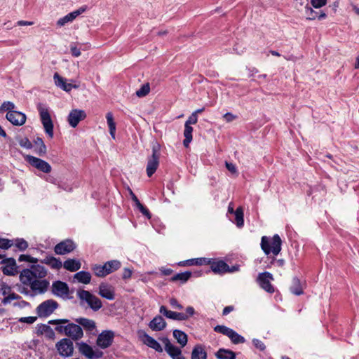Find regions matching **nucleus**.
Instances as JSON below:
<instances>
[{
	"instance_id": "nucleus-1",
	"label": "nucleus",
	"mask_w": 359,
	"mask_h": 359,
	"mask_svg": "<svg viewBox=\"0 0 359 359\" xmlns=\"http://www.w3.org/2000/svg\"><path fill=\"white\" fill-rule=\"evenodd\" d=\"M47 274V269L43 266L34 264L20 271L19 280L22 285L29 287L36 297L48 291L50 282L45 279Z\"/></svg>"
},
{
	"instance_id": "nucleus-2",
	"label": "nucleus",
	"mask_w": 359,
	"mask_h": 359,
	"mask_svg": "<svg viewBox=\"0 0 359 359\" xmlns=\"http://www.w3.org/2000/svg\"><path fill=\"white\" fill-rule=\"evenodd\" d=\"M80 305L87 306L93 311H97L102 307V301L95 295L88 290H79L76 292Z\"/></svg>"
},
{
	"instance_id": "nucleus-3",
	"label": "nucleus",
	"mask_w": 359,
	"mask_h": 359,
	"mask_svg": "<svg viewBox=\"0 0 359 359\" xmlns=\"http://www.w3.org/2000/svg\"><path fill=\"white\" fill-rule=\"evenodd\" d=\"M282 241L278 234H275L271 241L267 236H262L261 240L262 250L266 255H269L271 252L276 256L281 250Z\"/></svg>"
},
{
	"instance_id": "nucleus-4",
	"label": "nucleus",
	"mask_w": 359,
	"mask_h": 359,
	"mask_svg": "<svg viewBox=\"0 0 359 359\" xmlns=\"http://www.w3.org/2000/svg\"><path fill=\"white\" fill-rule=\"evenodd\" d=\"M121 266V263L118 260H111L104 264H94L91 269L96 276L103 278L117 271Z\"/></svg>"
},
{
	"instance_id": "nucleus-5",
	"label": "nucleus",
	"mask_w": 359,
	"mask_h": 359,
	"mask_svg": "<svg viewBox=\"0 0 359 359\" xmlns=\"http://www.w3.org/2000/svg\"><path fill=\"white\" fill-rule=\"evenodd\" d=\"M38 111L39 112L40 118L46 133L50 138H53L54 135L53 123L51 120L48 109L41 104H39L38 106Z\"/></svg>"
},
{
	"instance_id": "nucleus-6",
	"label": "nucleus",
	"mask_w": 359,
	"mask_h": 359,
	"mask_svg": "<svg viewBox=\"0 0 359 359\" xmlns=\"http://www.w3.org/2000/svg\"><path fill=\"white\" fill-rule=\"evenodd\" d=\"M160 158V145L155 143L152 146V155L148 158L147 165V175L148 177H151L152 175L156 171L159 165Z\"/></svg>"
},
{
	"instance_id": "nucleus-7",
	"label": "nucleus",
	"mask_w": 359,
	"mask_h": 359,
	"mask_svg": "<svg viewBox=\"0 0 359 359\" xmlns=\"http://www.w3.org/2000/svg\"><path fill=\"white\" fill-rule=\"evenodd\" d=\"M58 304L53 299H48L41 303L36 307V313L41 318H45L52 314L57 309Z\"/></svg>"
},
{
	"instance_id": "nucleus-8",
	"label": "nucleus",
	"mask_w": 359,
	"mask_h": 359,
	"mask_svg": "<svg viewBox=\"0 0 359 359\" xmlns=\"http://www.w3.org/2000/svg\"><path fill=\"white\" fill-rule=\"evenodd\" d=\"M51 292L55 296L65 299L69 296V288L66 283L56 280L52 283Z\"/></svg>"
},
{
	"instance_id": "nucleus-9",
	"label": "nucleus",
	"mask_w": 359,
	"mask_h": 359,
	"mask_svg": "<svg viewBox=\"0 0 359 359\" xmlns=\"http://www.w3.org/2000/svg\"><path fill=\"white\" fill-rule=\"evenodd\" d=\"M137 334L144 344L154 349L157 352H163L161 344L155 339L147 334L144 330H139Z\"/></svg>"
},
{
	"instance_id": "nucleus-10",
	"label": "nucleus",
	"mask_w": 359,
	"mask_h": 359,
	"mask_svg": "<svg viewBox=\"0 0 359 359\" xmlns=\"http://www.w3.org/2000/svg\"><path fill=\"white\" fill-rule=\"evenodd\" d=\"M56 348L62 356L72 355L74 351L73 342L69 339H62L56 344Z\"/></svg>"
},
{
	"instance_id": "nucleus-11",
	"label": "nucleus",
	"mask_w": 359,
	"mask_h": 359,
	"mask_svg": "<svg viewBox=\"0 0 359 359\" xmlns=\"http://www.w3.org/2000/svg\"><path fill=\"white\" fill-rule=\"evenodd\" d=\"M273 280V276L269 272H263L259 273L257 280L260 287L269 293L274 292V288L271 284V280Z\"/></svg>"
},
{
	"instance_id": "nucleus-12",
	"label": "nucleus",
	"mask_w": 359,
	"mask_h": 359,
	"mask_svg": "<svg viewBox=\"0 0 359 359\" xmlns=\"http://www.w3.org/2000/svg\"><path fill=\"white\" fill-rule=\"evenodd\" d=\"M25 159L31 165L37 168L40 171L45 173H48L51 171V166L50 164L41 158L31 155H27L25 157Z\"/></svg>"
},
{
	"instance_id": "nucleus-13",
	"label": "nucleus",
	"mask_w": 359,
	"mask_h": 359,
	"mask_svg": "<svg viewBox=\"0 0 359 359\" xmlns=\"http://www.w3.org/2000/svg\"><path fill=\"white\" fill-rule=\"evenodd\" d=\"M161 341L165 345V350L172 359H186L182 354L180 348L172 345L168 338H162Z\"/></svg>"
},
{
	"instance_id": "nucleus-14",
	"label": "nucleus",
	"mask_w": 359,
	"mask_h": 359,
	"mask_svg": "<svg viewBox=\"0 0 359 359\" xmlns=\"http://www.w3.org/2000/svg\"><path fill=\"white\" fill-rule=\"evenodd\" d=\"M1 264H4L1 271L4 275L15 276L18 273V266L14 258L5 259L2 260Z\"/></svg>"
},
{
	"instance_id": "nucleus-15",
	"label": "nucleus",
	"mask_w": 359,
	"mask_h": 359,
	"mask_svg": "<svg viewBox=\"0 0 359 359\" xmlns=\"http://www.w3.org/2000/svg\"><path fill=\"white\" fill-rule=\"evenodd\" d=\"M76 245L71 240H65L57 244L54 248V251L57 255H65L72 252Z\"/></svg>"
},
{
	"instance_id": "nucleus-16",
	"label": "nucleus",
	"mask_w": 359,
	"mask_h": 359,
	"mask_svg": "<svg viewBox=\"0 0 359 359\" xmlns=\"http://www.w3.org/2000/svg\"><path fill=\"white\" fill-rule=\"evenodd\" d=\"M86 117V114L84 110L81 109H72L68 116L69 124L75 128L78 126L79 123Z\"/></svg>"
},
{
	"instance_id": "nucleus-17",
	"label": "nucleus",
	"mask_w": 359,
	"mask_h": 359,
	"mask_svg": "<svg viewBox=\"0 0 359 359\" xmlns=\"http://www.w3.org/2000/svg\"><path fill=\"white\" fill-rule=\"evenodd\" d=\"M114 337V333L112 331H104L99 334L97 339V344L102 348H106L111 344Z\"/></svg>"
},
{
	"instance_id": "nucleus-18",
	"label": "nucleus",
	"mask_w": 359,
	"mask_h": 359,
	"mask_svg": "<svg viewBox=\"0 0 359 359\" xmlns=\"http://www.w3.org/2000/svg\"><path fill=\"white\" fill-rule=\"evenodd\" d=\"M6 119L14 126H22L26 121V115L18 111H8Z\"/></svg>"
},
{
	"instance_id": "nucleus-19",
	"label": "nucleus",
	"mask_w": 359,
	"mask_h": 359,
	"mask_svg": "<svg viewBox=\"0 0 359 359\" xmlns=\"http://www.w3.org/2000/svg\"><path fill=\"white\" fill-rule=\"evenodd\" d=\"M66 335L72 340L76 341L83 337V332L80 325L74 323H69L67 325Z\"/></svg>"
},
{
	"instance_id": "nucleus-20",
	"label": "nucleus",
	"mask_w": 359,
	"mask_h": 359,
	"mask_svg": "<svg viewBox=\"0 0 359 359\" xmlns=\"http://www.w3.org/2000/svg\"><path fill=\"white\" fill-rule=\"evenodd\" d=\"M98 294L103 298L108 300H113L115 298V292L114 287L107 283H102L99 286Z\"/></svg>"
},
{
	"instance_id": "nucleus-21",
	"label": "nucleus",
	"mask_w": 359,
	"mask_h": 359,
	"mask_svg": "<svg viewBox=\"0 0 359 359\" xmlns=\"http://www.w3.org/2000/svg\"><path fill=\"white\" fill-rule=\"evenodd\" d=\"M304 14H305L306 20H314L317 18L318 20H323V19H325L327 16L325 13H324L323 11L317 12V11H314L309 6V4H305Z\"/></svg>"
},
{
	"instance_id": "nucleus-22",
	"label": "nucleus",
	"mask_w": 359,
	"mask_h": 359,
	"mask_svg": "<svg viewBox=\"0 0 359 359\" xmlns=\"http://www.w3.org/2000/svg\"><path fill=\"white\" fill-rule=\"evenodd\" d=\"M166 322L161 316H156L149 323V327L154 331H161L166 327Z\"/></svg>"
},
{
	"instance_id": "nucleus-23",
	"label": "nucleus",
	"mask_w": 359,
	"mask_h": 359,
	"mask_svg": "<svg viewBox=\"0 0 359 359\" xmlns=\"http://www.w3.org/2000/svg\"><path fill=\"white\" fill-rule=\"evenodd\" d=\"M208 354L202 344H196L192 349L191 359H207Z\"/></svg>"
},
{
	"instance_id": "nucleus-24",
	"label": "nucleus",
	"mask_w": 359,
	"mask_h": 359,
	"mask_svg": "<svg viewBox=\"0 0 359 359\" xmlns=\"http://www.w3.org/2000/svg\"><path fill=\"white\" fill-rule=\"evenodd\" d=\"M41 262L48 265L51 269L55 270L60 269L63 265L59 259L53 256L46 257L44 259L41 260Z\"/></svg>"
},
{
	"instance_id": "nucleus-25",
	"label": "nucleus",
	"mask_w": 359,
	"mask_h": 359,
	"mask_svg": "<svg viewBox=\"0 0 359 359\" xmlns=\"http://www.w3.org/2000/svg\"><path fill=\"white\" fill-rule=\"evenodd\" d=\"M62 266L66 270L74 272L81 269V263L76 259H67L65 261Z\"/></svg>"
},
{
	"instance_id": "nucleus-26",
	"label": "nucleus",
	"mask_w": 359,
	"mask_h": 359,
	"mask_svg": "<svg viewBox=\"0 0 359 359\" xmlns=\"http://www.w3.org/2000/svg\"><path fill=\"white\" fill-rule=\"evenodd\" d=\"M210 267L212 271L215 273L231 271L229 265L224 261L213 262Z\"/></svg>"
},
{
	"instance_id": "nucleus-27",
	"label": "nucleus",
	"mask_w": 359,
	"mask_h": 359,
	"mask_svg": "<svg viewBox=\"0 0 359 359\" xmlns=\"http://www.w3.org/2000/svg\"><path fill=\"white\" fill-rule=\"evenodd\" d=\"M69 322L67 319H57V320H51L48 322L49 324L56 325L57 326L55 327V331L60 334H65L66 335L67 330V325H63L62 324H66Z\"/></svg>"
},
{
	"instance_id": "nucleus-28",
	"label": "nucleus",
	"mask_w": 359,
	"mask_h": 359,
	"mask_svg": "<svg viewBox=\"0 0 359 359\" xmlns=\"http://www.w3.org/2000/svg\"><path fill=\"white\" fill-rule=\"evenodd\" d=\"M210 261L206 258H196V259H191L187 261L180 262L178 264L179 266H198V265H206L210 264Z\"/></svg>"
},
{
	"instance_id": "nucleus-29",
	"label": "nucleus",
	"mask_w": 359,
	"mask_h": 359,
	"mask_svg": "<svg viewBox=\"0 0 359 359\" xmlns=\"http://www.w3.org/2000/svg\"><path fill=\"white\" fill-rule=\"evenodd\" d=\"M74 279L83 284H88L91 280V274L85 271H81L74 275Z\"/></svg>"
},
{
	"instance_id": "nucleus-30",
	"label": "nucleus",
	"mask_w": 359,
	"mask_h": 359,
	"mask_svg": "<svg viewBox=\"0 0 359 359\" xmlns=\"http://www.w3.org/2000/svg\"><path fill=\"white\" fill-rule=\"evenodd\" d=\"M217 359H236V353L229 349L219 348L215 353Z\"/></svg>"
},
{
	"instance_id": "nucleus-31",
	"label": "nucleus",
	"mask_w": 359,
	"mask_h": 359,
	"mask_svg": "<svg viewBox=\"0 0 359 359\" xmlns=\"http://www.w3.org/2000/svg\"><path fill=\"white\" fill-rule=\"evenodd\" d=\"M76 322L88 331H93L96 327L94 320L85 318H76Z\"/></svg>"
},
{
	"instance_id": "nucleus-32",
	"label": "nucleus",
	"mask_w": 359,
	"mask_h": 359,
	"mask_svg": "<svg viewBox=\"0 0 359 359\" xmlns=\"http://www.w3.org/2000/svg\"><path fill=\"white\" fill-rule=\"evenodd\" d=\"M173 337L182 347H184L187 345V335L184 332L179 330H175L173 331Z\"/></svg>"
},
{
	"instance_id": "nucleus-33",
	"label": "nucleus",
	"mask_w": 359,
	"mask_h": 359,
	"mask_svg": "<svg viewBox=\"0 0 359 359\" xmlns=\"http://www.w3.org/2000/svg\"><path fill=\"white\" fill-rule=\"evenodd\" d=\"M192 132H193V128L191 126L184 124V140L183 141V144L187 148L189 146V144L192 140Z\"/></svg>"
},
{
	"instance_id": "nucleus-34",
	"label": "nucleus",
	"mask_w": 359,
	"mask_h": 359,
	"mask_svg": "<svg viewBox=\"0 0 359 359\" xmlns=\"http://www.w3.org/2000/svg\"><path fill=\"white\" fill-rule=\"evenodd\" d=\"M106 118H107V125L109 126L110 135L114 140L115 139V133H116V123L114 122L112 113L108 112L106 114Z\"/></svg>"
},
{
	"instance_id": "nucleus-35",
	"label": "nucleus",
	"mask_w": 359,
	"mask_h": 359,
	"mask_svg": "<svg viewBox=\"0 0 359 359\" xmlns=\"http://www.w3.org/2000/svg\"><path fill=\"white\" fill-rule=\"evenodd\" d=\"M290 290L291 292L295 295H300L303 294L300 280L297 278H293Z\"/></svg>"
},
{
	"instance_id": "nucleus-36",
	"label": "nucleus",
	"mask_w": 359,
	"mask_h": 359,
	"mask_svg": "<svg viewBox=\"0 0 359 359\" xmlns=\"http://www.w3.org/2000/svg\"><path fill=\"white\" fill-rule=\"evenodd\" d=\"M35 146L37 147L36 152L39 156H44L46 154L47 149L43 140L41 137H36L34 140Z\"/></svg>"
},
{
	"instance_id": "nucleus-37",
	"label": "nucleus",
	"mask_w": 359,
	"mask_h": 359,
	"mask_svg": "<svg viewBox=\"0 0 359 359\" xmlns=\"http://www.w3.org/2000/svg\"><path fill=\"white\" fill-rule=\"evenodd\" d=\"M78 15H79V12H72L59 19L57 25L60 27L64 26L66 23L73 21Z\"/></svg>"
},
{
	"instance_id": "nucleus-38",
	"label": "nucleus",
	"mask_w": 359,
	"mask_h": 359,
	"mask_svg": "<svg viewBox=\"0 0 359 359\" xmlns=\"http://www.w3.org/2000/svg\"><path fill=\"white\" fill-rule=\"evenodd\" d=\"M79 351L83 355H86L88 358H92L95 356L93 348L86 343L80 344Z\"/></svg>"
},
{
	"instance_id": "nucleus-39",
	"label": "nucleus",
	"mask_w": 359,
	"mask_h": 359,
	"mask_svg": "<svg viewBox=\"0 0 359 359\" xmlns=\"http://www.w3.org/2000/svg\"><path fill=\"white\" fill-rule=\"evenodd\" d=\"M191 276V273L189 271H185L183 273H179L175 274L171 278V281L175 282L180 280L181 283H186Z\"/></svg>"
},
{
	"instance_id": "nucleus-40",
	"label": "nucleus",
	"mask_w": 359,
	"mask_h": 359,
	"mask_svg": "<svg viewBox=\"0 0 359 359\" xmlns=\"http://www.w3.org/2000/svg\"><path fill=\"white\" fill-rule=\"evenodd\" d=\"M53 80H54L55 84L57 87L65 90L66 83H67L66 79L63 78L58 73L56 72L53 75Z\"/></svg>"
},
{
	"instance_id": "nucleus-41",
	"label": "nucleus",
	"mask_w": 359,
	"mask_h": 359,
	"mask_svg": "<svg viewBox=\"0 0 359 359\" xmlns=\"http://www.w3.org/2000/svg\"><path fill=\"white\" fill-rule=\"evenodd\" d=\"M53 80H54L55 84L57 87L65 90L66 83H67L66 79L63 78L58 73L56 72L53 75Z\"/></svg>"
},
{
	"instance_id": "nucleus-42",
	"label": "nucleus",
	"mask_w": 359,
	"mask_h": 359,
	"mask_svg": "<svg viewBox=\"0 0 359 359\" xmlns=\"http://www.w3.org/2000/svg\"><path fill=\"white\" fill-rule=\"evenodd\" d=\"M228 337L230 338L231 341L235 344H242L244 343L245 341L243 337L238 334L233 330L231 331V333L229 334V336Z\"/></svg>"
},
{
	"instance_id": "nucleus-43",
	"label": "nucleus",
	"mask_w": 359,
	"mask_h": 359,
	"mask_svg": "<svg viewBox=\"0 0 359 359\" xmlns=\"http://www.w3.org/2000/svg\"><path fill=\"white\" fill-rule=\"evenodd\" d=\"M236 225L242 227L244 224L243 211L241 208H238L235 211Z\"/></svg>"
},
{
	"instance_id": "nucleus-44",
	"label": "nucleus",
	"mask_w": 359,
	"mask_h": 359,
	"mask_svg": "<svg viewBox=\"0 0 359 359\" xmlns=\"http://www.w3.org/2000/svg\"><path fill=\"white\" fill-rule=\"evenodd\" d=\"M13 241V245L20 251H25L29 246L28 243L23 238H16Z\"/></svg>"
},
{
	"instance_id": "nucleus-45",
	"label": "nucleus",
	"mask_w": 359,
	"mask_h": 359,
	"mask_svg": "<svg viewBox=\"0 0 359 359\" xmlns=\"http://www.w3.org/2000/svg\"><path fill=\"white\" fill-rule=\"evenodd\" d=\"M159 312L169 319L175 320L176 318L177 312L168 310L165 306L160 307Z\"/></svg>"
},
{
	"instance_id": "nucleus-46",
	"label": "nucleus",
	"mask_w": 359,
	"mask_h": 359,
	"mask_svg": "<svg viewBox=\"0 0 359 359\" xmlns=\"http://www.w3.org/2000/svg\"><path fill=\"white\" fill-rule=\"evenodd\" d=\"M150 91V86L148 83L142 86V87L136 91V95L139 97H142L149 94Z\"/></svg>"
},
{
	"instance_id": "nucleus-47",
	"label": "nucleus",
	"mask_w": 359,
	"mask_h": 359,
	"mask_svg": "<svg viewBox=\"0 0 359 359\" xmlns=\"http://www.w3.org/2000/svg\"><path fill=\"white\" fill-rule=\"evenodd\" d=\"M20 299H21V297L19 294L12 292L11 294H8L6 297H5L2 299L1 303L3 304L6 305V304L11 303L12 300H18Z\"/></svg>"
},
{
	"instance_id": "nucleus-48",
	"label": "nucleus",
	"mask_w": 359,
	"mask_h": 359,
	"mask_svg": "<svg viewBox=\"0 0 359 359\" xmlns=\"http://www.w3.org/2000/svg\"><path fill=\"white\" fill-rule=\"evenodd\" d=\"M15 109V104L9 101L4 102L0 107V111H13Z\"/></svg>"
},
{
	"instance_id": "nucleus-49",
	"label": "nucleus",
	"mask_w": 359,
	"mask_h": 359,
	"mask_svg": "<svg viewBox=\"0 0 359 359\" xmlns=\"http://www.w3.org/2000/svg\"><path fill=\"white\" fill-rule=\"evenodd\" d=\"M14 244L13 240L0 238V248L7 250Z\"/></svg>"
},
{
	"instance_id": "nucleus-50",
	"label": "nucleus",
	"mask_w": 359,
	"mask_h": 359,
	"mask_svg": "<svg viewBox=\"0 0 359 359\" xmlns=\"http://www.w3.org/2000/svg\"><path fill=\"white\" fill-rule=\"evenodd\" d=\"M214 330L217 332L222 333L229 337L232 329L229 328L224 325H217L216 327H215Z\"/></svg>"
},
{
	"instance_id": "nucleus-51",
	"label": "nucleus",
	"mask_w": 359,
	"mask_h": 359,
	"mask_svg": "<svg viewBox=\"0 0 359 359\" xmlns=\"http://www.w3.org/2000/svg\"><path fill=\"white\" fill-rule=\"evenodd\" d=\"M18 261L19 262H27L36 264L38 262L39 260L37 258L31 257L30 255H20V257L18 258Z\"/></svg>"
},
{
	"instance_id": "nucleus-52",
	"label": "nucleus",
	"mask_w": 359,
	"mask_h": 359,
	"mask_svg": "<svg viewBox=\"0 0 359 359\" xmlns=\"http://www.w3.org/2000/svg\"><path fill=\"white\" fill-rule=\"evenodd\" d=\"M18 291L21 294H25V296H28V297H35V295L34 294L32 290L30 288L29 289V287L23 285V287H19Z\"/></svg>"
},
{
	"instance_id": "nucleus-53",
	"label": "nucleus",
	"mask_w": 359,
	"mask_h": 359,
	"mask_svg": "<svg viewBox=\"0 0 359 359\" xmlns=\"http://www.w3.org/2000/svg\"><path fill=\"white\" fill-rule=\"evenodd\" d=\"M327 4V0H311V4L315 8H320Z\"/></svg>"
},
{
	"instance_id": "nucleus-54",
	"label": "nucleus",
	"mask_w": 359,
	"mask_h": 359,
	"mask_svg": "<svg viewBox=\"0 0 359 359\" xmlns=\"http://www.w3.org/2000/svg\"><path fill=\"white\" fill-rule=\"evenodd\" d=\"M252 343L254 344V346L257 348L259 349V351H264L265 348H266V346L264 345V344L263 343V341H262L261 340L259 339H254L252 340Z\"/></svg>"
},
{
	"instance_id": "nucleus-55",
	"label": "nucleus",
	"mask_w": 359,
	"mask_h": 359,
	"mask_svg": "<svg viewBox=\"0 0 359 359\" xmlns=\"http://www.w3.org/2000/svg\"><path fill=\"white\" fill-rule=\"evenodd\" d=\"M18 320L20 323L32 324L36 320V317H34V316L22 317V318H20Z\"/></svg>"
},
{
	"instance_id": "nucleus-56",
	"label": "nucleus",
	"mask_w": 359,
	"mask_h": 359,
	"mask_svg": "<svg viewBox=\"0 0 359 359\" xmlns=\"http://www.w3.org/2000/svg\"><path fill=\"white\" fill-rule=\"evenodd\" d=\"M19 144L22 147L26 149H31L32 147L31 142L26 137L21 139L19 142Z\"/></svg>"
},
{
	"instance_id": "nucleus-57",
	"label": "nucleus",
	"mask_w": 359,
	"mask_h": 359,
	"mask_svg": "<svg viewBox=\"0 0 359 359\" xmlns=\"http://www.w3.org/2000/svg\"><path fill=\"white\" fill-rule=\"evenodd\" d=\"M139 210L144 215H145L146 217H147L148 218H150L151 217V214L149 211V210L145 208L141 203H139L138 205L136 206Z\"/></svg>"
},
{
	"instance_id": "nucleus-58",
	"label": "nucleus",
	"mask_w": 359,
	"mask_h": 359,
	"mask_svg": "<svg viewBox=\"0 0 359 359\" xmlns=\"http://www.w3.org/2000/svg\"><path fill=\"white\" fill-rule=\"evenodd\" d=\"M198 121V116L192 113L191 115L189 117V118L185 122V124L191 126V124H196Z\"/></svg>"
},
{
	"instance_id": "nucleus-59",
	"label": "nucleus",
	"mask_w": 359,
	"mask_h": 359,
	"mask_svg": "<svg viewBox=\"0 0 359 359\" xmlns=\"http://www.w3.org/2000/svg\"><path fill=\"white\" fill-rule=\"evenodd\" d=\"M306 4H309L308 0H295V7L298 11H301L302 8L305 9Z\"/></svg>"
},
{
	"instance_id": "nucleus-60",
	"label": "nucleus",
	"mask_w": 359,
	"mask_h": 359,
	"mask_svg": "<svg viewBox=\"0 0 359 359\" xmlns=\"http://www.w3.org/2000/svg\"><path fill=\"white\" fill-rule=\"evenodd\" d=\"M169 302H170V304L171 305V306L174 309H183V306L180 304H179L177 300L175 298L170 299Z\"/></svg>"
},
{
	"instance_id": "nucleus-61",
	"label": "nucleus",
	"mask_w": 359,
	"mask_h": 359,
	"mask_svg": "<svg viewBox=\"0 0 359 359\" xmlns=\"http://www.w3.org/2000/svg\"><path fill=\"white\" fill-rule=\"evenodd\" d=\"M70 51L73 56L74 57H79L81 55V53L80 50L76 48L75 46L71 45L70 46Z\"/></svg>"
},
{
	"instance_id": "nucleus-62",
	"label": "nucleus",
	"mask_w": 359,
	"mask_h": 359,
	"mask_svg": "<svg viewBox=\"0 0 359 359\" xmlns=\"http://www.w3.org/2000/svg\"><path fill=\"white\" fill-rule=\"evenodd\" d=\"M132 273H133L132 269H130L129 268H125L123 269V275H122L123 279L130 278L132 276Z\"/></svg>"
},
{
	"instance_id": "nucleus-63",
	"label": "nucleus",
	"mask_w": 359,
	"mask_h": 359,
	"mask_svg": "<svg viewBox=\"0 0 359 359\" xmlns=\"http://www.w3.org/2000/svg\"><path fill=\"white\" fill-rule=\"evenodd\" d=\"M226 168L227 170L231 172L233 174H235L237 172L236 167L234 164L231 163L226 162Z\"/></svg>"
},
{
	"instance_id": "nucleus-64",
	"label": "nucleus",
	"mask_w": 359,
	"mask_h": 359,
	"mask_svg": "<svg viewBox=\"0 0 359 359\" xmlns=\"http://www.w3.org/2000/svg\"><path fill=\"white\" fill-rule=\"evenodd\" d=\"M223 117L227 122H231L236 118V116L230 112L226 113Z\"/></svg>"
}]
</instances>
